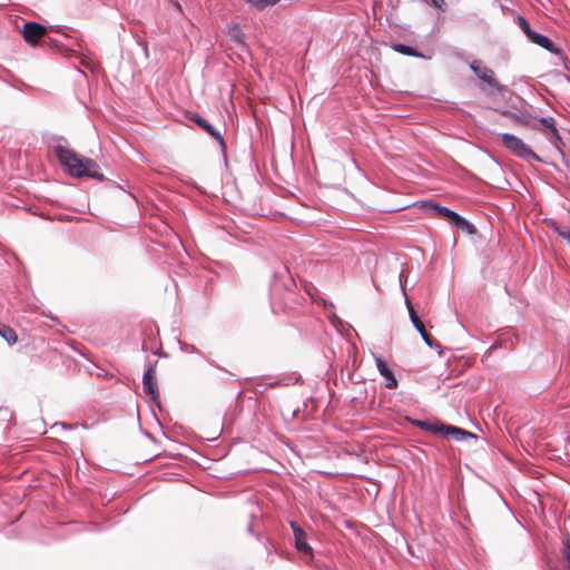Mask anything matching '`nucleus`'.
Here are the masks:
<instances>
[{
  "mask_svg": "<svg viewBox=\"0 0 570 570\" xmlns=\"http://www.w3.org/2000/svg\"><path fill=\"white\" fill-rule=\"evenodd\" d=\"M55 31L63 37V39L49 38L59 50H67L77 52L81 49L80 38L76 30L68 29L65 26H49L48 28L38 22H26L22 27L21 33L27 43L36 46L41 37L45 36L47 30Z\"/></svg>",
  "mask_w": 570,
  "mask_h": 570,
  "instance_id": "obj_1",
  "label": "nucleus"
},
{
  "mask_svg": "<svg viewBox=\"0 0 570 570\" xmlns=\"http://www.w3.org/2000/svg\"><path fill=\"white\" fill-rule=\"evenodd\" d=\"M56 155L60 164L71 176L77 178L89 177L99 181L105 179L99 165L95 160L79 156L73 150L63 146L56 147Z\"/></svg>",
  "mask_w": 570,
  "mask_h": 570,
  "instance_id": "obj_2",
  "label": "nucleus"
},
{
  "mask_svg": "<svg viewBox=\"0 0 570 570\" xmlns=\"http://www.w3.org/2000/svg\"><path fill=\"white\" fill-rule=\"evenodd\" d=\"M423 207L433 215L446 218L451 225L469 235H472L476 232L475 226L472 223L445 206H441L432 202H426L423 204Z\"/></svg>",
  "mask_w": 570,
  "mask_h": 570,
  "instance_id": "obj_3",
  "label": "nucleus"
},
{
  "mask_svg": "<svg viewBox=\"0 0 570 570\" xmlns=\"http://www.w3.org/2000/svg\"><path fill=\"white\" fill-rule=\"evenodd\" d=\"M499 137L504 148L514 156L528 161H541V158L521 138L508 132L499 134Z\"/></svg>",
  "mask_w": 570,
  "mask_h": 570,
  "instance_id": "obj_4",
  "label": "nucleus"
},
{
  "mask_svg": "<svg viewBox=\"0 0 570 570\" xmlns=\"http://www.w3.org/2000/svg\"><path fill=\"white\" fill-rule=\"evenodd\" d=\"M470 68L473 73L482 81L488 83L490 87L494 88L499 94H503L507 91V87L501 85L494 77V71L482 65L480 60H473L470 63Z\"/></svg>",
  "mask_w": 570,
  "mask_h": 570,
  "instance_id": "obj_5",
  "label": "nucleus"
},
{
  "mask_svg": "<svg viewBox=\"0 0 570 570\" xmlns=\"http://www.w3.org/2000/svg\"><path fill=\"white\" fill-rule=\"evenodd\" d=\"M406 307H407V311H409V316H410V320L413 324V326L416 328V331L420 333L422 340L424 341V343L431 347V348H438L440 350L441 348V344L439 343H435L432 338V336L428 333V331L425 330V326H424V323L422 322V320L419 317V315L416 314V312L414 311V307L413 305L411 304V302L409 299H406Z\"/></svg>",
  "mask_w": 570,
  "mask_h": 570,
  "instance_id": "obj_6",
  "label": "nucleus"
},
{
  "mask_svg": "<svg viewBox=\"0 0 570 570\" xmlns=\"http://www.w3.org/2000/svg\"><path fill=\"white\" fill-rule=\"evenodd\" d=\"M155 364H149L147 371L145 372L142 376V389L146 394H148L151 399V401L160 407L159 403V391L157 381L155 377Z\"/></svg>",
  "mask_w": 570,
  "mask_h": 570,
  "instance_id": "obj_7",
  "label": "nucleus"
},
{
  "mask_svg": "<svg viewBox=\"0 0 570 570\" xmlns=\"http://www.w3.org/2000/svg\"><path fill=\"white\" fill-rule=\"evenodd\" d=\"M291 528L294 534L295 548L298 552L312 557L313 549L308 544L305 531L294 521H291Z\"/></svg>",
  "mask_w": 570,
  "mask_h": 570,
  "instance_id": "obj_8",
  "label": "nucleus"
},
{
  "mask_svg": "<svg viewBox=\"0 0 570 570\" xmlns=\"http://www.w3.org/2000/svg\"><path fill=\"white\" fill-rule=\"evenodd\" d=\"M188 119L198 125L213 138H215L222 147H225V141L222 134L216 128H214L205 118L194 112L188 116Z\"/></svg>",
  "mask_w": 570,
  "mask_h": 570,
  "instance_id": "obj_9",
  "label": "nucleus"
},
{
  "mask_svg": "<svg viewBox=\"0 0 570 570\" xmlns=\"http://www.w3.org/2000/svg\"><path fill=\"white\" fill-rule=\"evenodd\" d=\"M440 435L444 438H452L453 440L458 442H462L466 439H476V435L472 432H469L464 429L454 426V425H446L443 424L442 433Z\"/></svg>",
  "mask_w": 570,
  "mask_h": 570,
  "instance_id": "obj_10",
  "label": "nucleus"
},
{
  "mask_svg": "<svg viewBox=\"0 0 570 570\" xmlns=\"http://www.w3.org/2000/svg\"><path fill=\"white\" fill-rule=\"evenodd\" d=\"M375 365L379 371V373L384 377L385 380V387L389 390H394L397 387V380L395 379L393 372L389 368L385 361H383L381 357H375Z\"/></svg>",
  "mask_w": 570,
  "mask_h": 570,
  "instance_id": "obj_11",
  "label": "nucleus"
},
{
  "mask_svg": "<svg viewBox=\"0 0 570 570\" xmlns=\"http://www.w3.org/2000/svg\"><path fill=\"white\" fill-rule=\"evenodd\" d=\"M529 40L541 48H544L551 53L561 55V50L544 35L539 32H534Z\"/></svg>",
  "mask_w": 570,
  "mask_h": 570,
  "instance_id": "obj_12",
  "label": "nucleus"
},
{
  "mask_svg": "<svg viewBox=\"0 0 570 570\" xmlns=\"http://www.w3.org/2000/svg\"><path fill=\"white\" fill-rule=\"evenodd\" d=\"M533 122H538L539 129L546 128L550 130L552 137L557 140H561L559 131L557 129L556 120L553 117H533Z\"/></svg>",
  "mask_w": 570,
  "mask_h": 570,
  "instance_id": "obj_13",
  "label": "nucleus"
},
{
  "mask_svg": "<svg viewBox=\"0 0 570 570\" xmlns=\"http://www.w3.org/2000/svg\"><path fill=\"white\" fill-rule=\"evenodd\" d=\"M410 422L414 426H417L421 430L431 432L433 434L440 435V433H442L443 423H440V422L432 423V422L416 420V419L410 420Z\"/></svg>",
  "mask_w": 570,
  "mask_h": 570,
  "instance_id": "obj_14",
  "label": "nucleus"
},
{
  "mask_svg": "<svg viewBox=\"0 0 570 570\" xmlns=\"http://www.w3.org/2000/svg\"><path fill=\"white\" fill-rule=\"evenodd\" d=\"M502 115L511 117L515 121H518V122H520L522 125L529 126L532 129H539L538 122H533V117H528V116L523 115L522 112L514 114V112H511L509 110H504L502 112Z\"/></svg>",
  "mask_w": 570,
  "mask_h": 570,
  "instance_id": "obj_15",
  "label": "nucleus"
},
{
  "mask_svg": "<svg viewBox=\"0 0 570 570\" xmlns=\"http://www.w3.org/2000/svg\"><path fill=\"white\" fill-rule=\"evenodd\" d=\"M229 38L237 45L245 47V33L239 24H233L228 29Z\"/></svg>",
  "mask_w": 570,
  "mask_h": 570,
  "instance_id": "obj_16",
  "label": "nucleus"
},
{
  "mask_svg": "<svg viewBox=\"0 0 570 570\" xmlns=\"http://www.w3.org/2000/svg\"><path fill=\"white\" fill-rule=\"evenodd\" d=\"M391 48L402 55L410 56V57H419L422 58L423 55L420 53L415 48L404 45V43H392Z\"/></svg>",
  "mask_w": 570,
  "mask_h": 570,
  "instance_id": "obj_17",
  "label": "nucleus"
},
{
  "mask_svg": "<svg viewBox=\"0 0 570 570\" xmlns=\"http://www.w3.org/2000/svg\"><path fill=\"white\" fill-rule=\"evenodd\" d=\"M0 336L9 344L12 345L17 342L18 336L13 328L8 325L0 324Z\"/></svg>",
  "mask_w": 570,
  "mask_h": 570,
  "instance_id": "obj_18",
  "label": "nucleus"
},
{
  "mask_svg": "<svg viewBox=\"0 0 570 570\" xmlns=\"http://www.w3.org/2000/svg\"><path fill=\"white\" fill-rule=\"evenodd\" d=\"M517 23L520 27V29L524 32V35L528 37V39L535 32L531 29L528 20L523 16L517 17Z\"/></svg>",
  "mask_w": 570,
  "mask_h": 570,
  "instance_id": "obj_19",
  "label": "nucleus"
},
{
  "mask_svg": "<svg viewBox=\"0 0 570 570\" xmlns=\"http://www.w3.org/2000/svg\"><path fill=\"white\" fill-rule=\"evenodd\" d=\"M562 556L568 569L570 570V543H564L562 548Z\"/></svg>",
  "mask_w": 570,
  "mask_h": 570,
  "instance_id": "obj_20",
  "label": "nucleus"
},
{
  "mask_svg": "<svg viewBox=\"0 0 570 570\" xmlns=\"http://www.w3.org/2000/svg\"><path fill=\"white\" fill-rule=\"evenodd\" d=\"M554 230L562 239L567 240L570 244V230H564L559 227H557Z\"/></svg>",
  "mask_w": 570,
  "mask_h": 570,
  "instance_id": "obj_21",
  "label": "nucleus"
},
{
  "mask_svg": "<svg viewBox=\"0 0 570 570\" xmlns=\"http://www.w3.org/2000/svg\"><path fill=\"white\" fill-rule=\"evenodd\" d=\"M431 4L438 9L443 10L445 2L444 0H431Z\"/></svg>",
  "mask_w": 570,
  "mask_h": 570,
  "instance_id": "obj_22",
  "label": "nucleus"
},
{
  "mask_svg": "<svg viewBox=\"0 0 570 570\" xmlns=\"http://www.w3.org/2000/svg\"><path fill=\"white\" fill-rule=\"evenodd\" d=\"M170 4L177 12H183L181 6L177 0H170Z\"/></svg>",
  "mask_w": 570,
  "mask_h": 570,
  "instance_id": "obj_23",
  "label": "nucleus"
},
{
  "mask_svg": "<svg viewBox=\"0 0 570 570\" xmlns=\"http://www.w3.org/2000/svg\"><path fill=\"white\" fill-rule=\"evenodd\" d=\"M186 351L187 352H195L196 348H195V346H188V347H186Z\"/></svg>",
  "mask_w": 570,
  "mask_h": 570,
  "instance_id": "obj_24",
  "label": "nucleus"
},
{
  "mask_svg": "<svg viewBox=\"0 0 570 570\" xmlns=\"http://www.w3.org/2000/svg\"><path fill=\"white\" fill-rule=\"evenodd\" d=\"M402 283H403V279H402V273H401V274H400V285H401V287L403 286V284H402Z\"/></svg>",
  "mask_w": 570,
  "mask_h": 570,
  "instance_id": "obj_25",
  "label": "nucleus"
},
{
  "mask_svg": "<svg viewBox=\"0 0 570 570\" xmlns=\"http://www.w3.org/2000/svg\"><path fill=\"white\" fill-rule=\"evenodd\" d=\"M248 532H253V527L252 525H248Z\"/></svg>",
  "mask_w": 570,
  "mask_h": 570,
  "instance_id": "obj_26",
  "label": "nucleus"
}]
</instances>
